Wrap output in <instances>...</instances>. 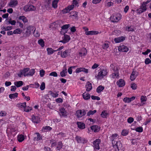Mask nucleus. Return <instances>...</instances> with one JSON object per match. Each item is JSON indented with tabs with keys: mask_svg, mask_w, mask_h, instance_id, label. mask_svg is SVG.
<instances>
[{
	"mask_svg": "<svg viewBox=\"0 0 151 151\" xmlns=\"http://www.w3.org/2000/svg\"><path fill=\"white\" fill-rule=\"evenodd\" d=\"M108 72V70L106 68H101L99 71L98 73V75L96 77L97 79L101 80L106 76Z\"/></svg>",
	"mask_w": 151,
	"mask_h": 151,
	"instance_id": "nucleus-1",
	"label": "nucleus"
},
{
	"mask_svg": "<svg viewBox=\"0 0 151 151\" xmlns=\"http://www.w3.org/2000/svg\"><path fill=\"white\" fill-rule=\"evenodd\" d=\"M122 15L119 14H118L115 15L111 17V20L113 22H117L121 19Z\"/></svg>",
	"mask_w": 151,
	"mask_h": 151,
	"instance_id": "nucleus-2",
	"label": "nucleus"
},
{
	"mask_svg": "<svg viewBox=\"0 0 151 151\" xmlns=\"http://www.w3.org/2000/svg\"><path fill=\"white\" fill-rule=\"evenodd\" d=\"M101 142V140L99 139H96L93 142V146L94 150H99L100 149V144Z\"/></svg>",
	"mask_w": 151,
	"mask_h": 151,
	"instance_id": "nucleus-3",
	"label": "nucleus"
},
{
	"mask_svg": "<svg viewBox=\"0 0 151 151\" xmlns=\"http://www.w3.org/2000/svg\"><path fill=\"white\" fill-rule=\"evenodd\" d=\"M114 148H116L118 150L121 149L122 147V144L121 142L120 141H117L116 140L112 142Z\"/></svg>",
	"mask_w": 151,
	"mask_h": 151,
	"instance_id": "nucleus-4",
	"label": "nucleus"
},
{
	"mask_svg": "<svg viewBox=\"0 0 151 151\" xmlns=\"http://www.w3.org/2000/svg\"><path fill=\"white\" fill-rule=\"evenodd\" d=\"M25 12L31 11H35L36 10V7L31 4H27L25 5L23 8Z\"/></svg>",
	"mask_w": 151,
	"mask_h": 151,
	"instance_id": "nucleus-5",
	"label": "nucleus"
},
{
	"mask_svg": "<svg viewBox=\"0 0 151 151\" xmlns=\"http://www.w3.org/2000/svg\"><path fill=\"white\" fill-rule=\"evenodd\" d=\"M75 139L78 143L85 144L87 142V140L85 138L81 137L78 136H76Z\"/></svg>",
	"mask_w": 151,
	"mask_h": 151,
	"instance_id": "nucleus-6",
	"label": "nucleus"
},
{
	"mask_svg": "<svg viewBox=\"0 0 151 151\" xmlns=\"http://www.w3.org/2000/svg\"><path fill=\"white\" fill-rule=\"evenodd\" d=\"M86 114V112L84 110H79L76 112V114L78 118H80Z\"/></svg>",
	"mask_w": 151,
	"mask_h": 151,
	"instance_id": "nucleus-7",
	"label": "nucleus"
},
{
	"mask_svg": "<svg viewBox=\"0 0 151 151\" xmlns=\"http://www.w3.org/2000/svg\"><path fill=\"white\" fill-rule=\"evenodd\" d=\"M35 29V27L29 26L27 28V30L25 32V35L27 36H29L32 32H33Z\"/></svg>",
	"mask_w": 151,
	"mask_h": 151,
	"instance_id": "nucleus-8",
	"label": "nucleus"
},
{
	"mask_svg": "<svg viewBox=\"0 0 151 151\" xmlns=\"http://www.w3.org/2000/svg\"><path fill=\"white\" fill-rule=\"evenodd\" d=\"M118 50L119 51L127 52L129 50V49L127 46L124 45H122L119 47Z\"/></svg>",
	"mask_w": 151,
	"mask_h": 151,
	"instance_id": "nucleus-9",
	"label": "nucleus"
},
{
	"mask_svg": "<svg viewBox=\"0 0 151 151\" xmlns=\"http://www.w3.org/2000/svg\"><path fill=\"white\" fill-rule=\"evenodd\" d=\"M70 39V37L69 35H65L64 36L63 40L60 41L59 42L64 44L66 43L69 41Z\"/></svg>",
	"mask_w": 151,
	"mask_h": 151,
	"instance_id": "nucleus-10",
	"label": "nucleus"
},
{
	"mask_svg": "<svg viewBox=\"0 0 151 151\" xmlns=\"http://www.w3.org/2000/svg\"><path fill=\"white\" fill-rule=\"evenodd\" d=\"M81 72H84L85 73H88V70L82 67L77 68L76 70V72L77 73Z\"/></svg>",
	"mask_w": 151,
	"mask_h": 151,
	"instance_id": "nucleus-11",
	"label": "nucleus"
},
{
	"mask_svg": "<svg viewBox=\"0 0 151 151\" xmlns=\"http://www.w3.org/2000/svg\"><path fill=\"white\" fill-rule=\"evenodd\" d=\"M116 84L119 87H122L125 85V83L123 79H120L116 82Z\"/></svg>",
	"mask_w": 151,
	"mask_h": 151,
	"instance_id": "nucleus-12",
	"label": "nucleus"
},
{
	"mask_svg": "<svg viewBox=\"0 0 151 151\" xmlns=\"http://www.w3.org/2000/svg\"><path fill=\"white\" fill-rule=\"evenodd\" d=\"M32 122L35 123H38L40 121V118L39 116H35L32 115Z\"/></svg>",
	"mask_w": 151,
	"mask_h": 151,
	"instance_id": "nucleus-13",
	"label": "nucleus"
},
{
	"mask_svg": "<svg viewBox=\"0 0 151 151\" xmlns=\"http://www.w3.org/2000/svg\"><path fill=\"white\" fill-rule=\"evenodd\" d=\"M60 115L61 116L65 117L67 115V112L65 109L63 108H62L60 109Z\"/></svg>",
	"mask_w": 151,
	"mask_h": 151,
	"instance_id": "nucleus-14",
	"label": "nucleus"
},
{
	"mask_svg": "<svg viewBox=\"0 0 151 151\" xmlns=\"http://www.w3.org/2000/svg\"><path fill=\"white\" fill-rule=\"evenodd\" d=\"M125 37L124 36H121L115 38L114 40L116 43H120L123 41L125 39Z\"/></svg>",
	"mask_w": 151,
	"mask_h": 151,
	"instance_id": "nucleus-15",
	"label": "nucleus"
},
{
	"mask_svg": "<svg viewBox=\"0 0 151 151\" xmlns=\"http://www.w3.org/2000/svg\"><path fill=\"white\" fill-rule=\"evenodd\" d=\"M70 53V50H65V51L61 53V56L62 58H65L69 55Z\"/></svg>",
	"mask_w": 151,
	"mask_h": 151,
	"instance_id": "nucleus-16",
	"label": "nucleus"
},
{
	"mask_svg": "<svg viewBox=\"0 0 151 151\" xmlns=\"http://www.w3.org/2000/svg\"><path fill=\"white\" fill-rule=\"evenodd\" d=\"M36 136L34 138V140L35 141H39L42 139V137L40 134L39 133H36L35 134Z\"/></svg>",
	"mask_w": 151,
	"mask_h": 151,
	"instance_id": "nucleus-17",
	"label": "nucleus"
},
{
	"mask_svg": "<svg viewBox=\"0 0 151 151\" xmlns=\"http://www.w3.org/2000/svg\"><path fill=\"white\" fill-rule=\"evenodd\" d=\"M18 4L17 0H11L9 5L11 7H14Z\"/></svg>",
	"mask_w": 151,
	"mask_h": 151,
	"instance_id": "nucleus-18",
	"label": "nucleus"
},
{
	"mask_svg": "<svg viewBox=\"0 0 151 151\" xmlns=\"http://www.w3.org/2000/svg\"><path fill=\"white\" fill-rule=\"evenodd\" d=\"M135 97L132 96L131 98L125 97L123 99V101L125 103H129L134 100Z\"/></svg>",
	"mask_w": 151,
	"mask_h": 151,
	"instance_id": "nucleus-19",
	"label": "nucleus"
},
{
	"mask_svg": "<svg viewBox=\"0 0 151 151\" xmlns=\"http://www.w3.org/2000/svg\"><path fill=\"white\" fill-rule=\"evenodd\" d=\"M78 12L76 11H72L70 13V17L74 19H77Z\"/></svg>",
	"mask_w": 151,
	"mask_h": 151,
	"instance_id": "nucleus-20",
	"label": "nucleus"
},
{
	"mask_svg": "<svg viewBox=\"0 0 151 151\" xmlns=\"http://www.w3.org/2000/svg\"><path fill=\"white\" fill-rule=\"evenodd\" d=\"M99 32L96 31H86L85 32V34L86 35H96L98 34Z\"/></svg>",
	"mask_w": 151,
	"mask_h": 151,
	"instance_id": "nucleus-21",
	"label": "nucleus"
},
{
	"mask_svg": "<svg viewBox=\"0 0 151 151\" xmlns=\"http://www.w3.org/2000/svg\"><path fill=\"white\" fill-rule=\"evenodd\" d=\"M137 75V73L136 71H133L130 76V79L131 81H133Z\"/></svg>",
	"mask_w": 151,
	"mask_h": 151,
	"instance_id": "nucleus-22",
	"label": "nucleus"
},
{
	"mask_svg": "<svg viewBox=\"0 0 151 151\" xmlns=\"http://www.w3.org/2000/svg\"><path fill=\"white\" fill-rule=\"evenodd\" d=\"M35 71L34 69H32L30 70H29V72H28L27 74H25L24 75V77L29 76H32L35 73Z\"/></svg>",
	"mask_w": 151,
	"mask_h": 151,
	"instance_id": "nucleus-23",
	"label": "nucleus"
},
{
	"mask_svg": "<svg viewBox=\"0 0 151 151\" xmlns=\"http://www.w3.org/2000/svg\"><path fill=\"white\" fill-rule=\"evenodd\" d=\"M119 75V74L118 72H114V73H112L110 76L111 78L114 79L115 78H118Z\"/></svg>",
	"mask_w": 151,
	"mask_h": 151,
	"instance_id": "nucleus-24",
	"label": "nucleus"
},
{
	"mask_svg": "<svg viewBox=\"0 0 151 151\" xmlns=\"http://www.w3.org/2000/svg\"><path fill=\"white\" fill-rule=\"evenodd\" d=\"M86 91H90L92 89L91 84L88 81L86 85Z\"/></svg>",
	"mask_w": 151,
	"mask_h": 151,
	"instance_id": "nucleus-25",
	"label": "nucleus"
},
{
	"mask_svg": "<svg viewBox=\"0 0 151 151\" xmlns=\"http://www.w3.org/2000/svg\"><path fill=\"white\" fill-rule=\"evenodd\" d=\"M91 129L94 132H98L99 130L100 127L96 125H93L91 127Z\"/></svg>",
	"mask_w": 151,
	"mask_h": 151,
	"instance_id": "nucleus-26",
	"label": "nucleus"
},
{
	"mask_svg": "<svg viewBox=\"0 0 151 151\" xmlns=\"http://www.w3.org/2000/svg\"><path fill=\"white\" fill-rule=\"evenodd\" d=\"M77 124L78 127L81 129H83L85 128V125L83 123L80 122H77Z\"/></svg>",
	"mask_w": 151,
	"mask_h": 151,
	"instance_id": "nucleus-27",
	"label": "nucleus"
},
{
	"mask_svg": "<svg viewBox=\"0 0 151 151\" xmlns=\"http://www.w3.org/2000/svg\"><path fill=\"white\" fill-rule=\"evenodd\" d=\"M109 43L108 41H105L104 43L102 45V47L103 49L108 50L107 49L109 46Z\"/></svg>",
	"mask_w": 151,
	"mask_h": 151,
	"instance_id": "nucleus-28",
	"label": "nucleus"
},
{
	"mask_svg": "<svg viewBox=\"0 0 151 151\" xmlns=\"http://www.w3.org/2000/svg\"><path fill=\"white\" fill-rule=\"evenodd\" d=\"M82 96L83 98L85 100H88L90 98V95L88 93L86 92L83 93L82 94Z\"/></svg>",
	"mask_w": 151,
	"mask_h": 151,
	"instance_id": "nucleus-29",
	"label": "nucleus"
},
{
	"mask_svg": "<svg viewBox=\"0 0 151 151\" xmlns=\"http://www.w3.org/2000/svg\"><path fill=\"white\" fill-rule=\"evenodd\" d=\"M113 3L111 1H109V0H106L105 4V6L107 7H109L113 5Z\"/></svg>",
	"mask_w": 151,
	"mask_h": 151,
	"instance_id": "nucleus-30",
	"label": "nucleus"
},
{
	"mask_svg": "<svg viewBox=\"0 0 151 151\" xmlns=\"http://www.w3.org/2000/svg\"><path fill=\"white\" fill-rule=\"evenodd\" d=\"M110 69H112L114 72H118V68L115 66L113 64H111L110 65Z\"/></svg>",
	"mask_w": 151,
	"mask_h": 151,
	"instance_id": "nucleus-31",
	"label": "nucleus"
},
{
	"mask_svg": "<svg viewBox=\"0 0 151 151\" xmlns=\"http://www.w3.org/2000/svg\"><path fill=\"white\" fill-rule=\"evenodd\" d=\"M17 139L18 141L19 142H22L24 139V136L22 134H19L17 136Z\"/></svg>",
	"mask_w": 151,
	"mask_h": 151,
	"instance_id": "nucleus-32",
	"label": "nucleus"
},
{
	"mask_svg": "<svg viewBox=\"0 0 151 151\" xmlns=\"http://www.w3.org/2000/svg\"><path fill=\"white\" fill-rule=\"evenodd\" d=\"M23 82L22 81H16L14 82V84L17 87H19L23 85Z\"/></svg>",
	"mask_w": 151,
	"mask_h": 151,
	"instance_id": "nucleus-33",
	"label": "nucleus"
},
{
	"mask_svg": "<svg viewBox=\"0 0 151 151\" xmlns=\"http://www.w3.org/2000/svg\"><path fill=\"white\" fill-rule=\"evenodd\" d=\"M57 145L56 149L58 150H60L62 148L63 145L61 141L58 142L57 144Z\"/></svg>",
	"mask_w": 151,
	"mask_h": 151,
	"instance_id": "nucleus-34",
	"label": "nucleus"
},
{
	"mask_svg": "<svg viewBox=\"0 0 151 151\" xmlns=\"http://www.w3.org/2000/svg\"><path fill=\"white\" fill-rule=\"evenodd\" d=\"M104 87L102 86H99L96 88V91L98 93H100L103 90Z\"/></svg>",
	"mask_w": 151,
	"mask_h": 151,
	"instance_id": "nucleus-35",
	"label": "nucleus"
},
{
	"mask_svg": "<svg viewBox=\"0 0 151 151\" xmlns=\"http://www.w3.org/2000/svg\"><path fill=\"white\" fill-rule=\"evenodd\" d=\"M106 111V110H103L101 114V116L103 118H106L108 115Z\"/></svg>",
	"mask_w": 151,
	"mask_h": 151,
	"instance_id": "nucleus-36",
	"label": "nucleus"
},
{
	"mask_svg": "<svg viewBox=\"0 0 151 151\" xmlns=\"http://www.w3.org/2000/svg\"><path fill=\"white\" fill-rule=\"evenodd\" d=\"M125 29L126 31L128 32H133L134 31V27L133 26H127L125 27Z\"/></svg>",
	"mask_w": 151,
	"mask_h": 151,
	"instance_id": "nucleus-37",
	"label": "nucleus"
},
{
	"mask_svg": "<svg viewBox=\"0 0 151 151\" xmlns=\"http://www.w3.org/2000/svg\"><path fill=\"white\" fill-rule=\"evenodd\" d=\"M59 92L58 91L56 92V93H54L52 92V91H49V93H50V95L53 97H58V93Z\"/></svg>",
	"mask_w": 151,
	"mask_h": 151,
	"instance_id": "nucleus-38",
	"label": "nucleus"
},
{
	"mask_svg": "<svg viewBox=\"0 0 151 151\" xmlns=\"http://www.w3.org/2000/svg\"><path fill=\"white\" fill-rule=\"evenodd\" d=\"M19 19L22 20L24 23H26L28 22L27 19L24 16H20L19 17Z\"/></svg>",
	"mask_w": 151,
	"mask_h": 151,
	"instance_id": "nucleus-39",
	"label": "nucleus"
},
{
	"mask_svg": "<svg viewBox=\"0 0 151 151\" xmlns=\"http://www.w3.org/2000/svg\"><path fill=\"white\" fill-rule=\"evenodd\" d=\"M59 0H54L52 2V7L55 8H57L58 3Z\"/></svg>",
	"mask_w": 151,
	"mask_h": 151,
	"instance_id": "nucleus-40",
	"label": "nucleus"
},
{
	"mask_svg": "<svg viewBox=\"0 0 151 151\" xmlns=\"http://www.w3.org/2000/svg\"><path fill=\"white\" fill-rule=\"evenodd\" d=\"M18 95V93H17L14 94H11L9 95V97L11 99H14L17 97Z\"/></svg>",
	"mask_w": 151,
	"mask_h": 151,
	"instance_id": "nucleus-41",
	"label": "nucleus"
},
{
	"mask_svg": "<svg viewBox=\"0 0 151 151\" xmlns=\"http://www.w3.org/2000/svg\"><path fill=\"white\" fill-rule=\"evenodd\" d=\"M118 136V134H114L111 136V140L112 142V141H115L117 140V138L116 137Z\"/></svg>",
	"mask_w": 151,
	"mask_h": 151,
	"instance_id": "nucleus-42",
	"label": "nucleus"
},
{
	"mask_svg": "<svg viewBox=\"0 0 151 151\" xmlns=\"http://www.w3.org/2000/svg\"><path fill=\"white\" fill-rule=\"evenodd\" d=\"M22 31L19 28H17L13 31L14 34H20L22 32Z\"/></svg>",
	"mask_w": 151,
	"mask_h": 151,
	"instance_id": "nucleus-43",
	"label": "nucleus"
},
{
	"mask_svg": "<svg viewBox=\"0 0 151 151\" xmlns=\"http://www.w3.org/2000/svg\"><path fill=\"white\" fill-rule=\"evenodd\" d=\"M30 68H24L23 70H22L24 76L25 74H27V73L29 70Z\"/></svg>",
	"mask_w": 151,
	"mask_h": 151,
	"instance_id": "nucleus-44",
	"label": "nucleus"
},
{
	"mask_svg": "<svg viewBox=\"0 0 151 151\" xmlns=\"http://www.w3.org/2000/svg\"><path fill=\"white\" fill-rule=\"evenodd\" d=\"M129 133V131L126 129H123L122 132V134L124 136H125L128 134Z\"/></svg>",
	"mask_w": 151,
	"mask_h": 151,
	"instance_id": "nucleus-45",
	"label": "nucleus"
},
{
	"mask_svg": "<svg viewBox=\"0 0 151 151\" xmlns=\"http://www.w3.org/2000/svg\"><path fill=\"white\" fill-rule=\"evenodd\" d=\"M47 54L49 55H51L53 53V49L51 48H47Z\"/></svg>",
	"mask_w": 151,
	"mask_h": 151,
	"instance_id": "nucleus-46",
	"label": "nucleus"
},
{
	"mask_svg": "<svg viewBox=\"0 0 151 151\" xmlns=\"http://www.w3.org/2000/svg\"><path fill=\"white\" fill-rule=\"evenodd\" d=\"M38 43L42 47H43L44 46V42L42 39L39 40L38 41Z\"/></svg>",
	"mask_w": 151,
	"mask_h": 151,
	"instance_id": "nucleus-47",
	"label": "nucleus"
},
{
	"mask_svg": "<svg viewBox=\"0 0 151 151\" xmlns=\"http://www.w3.org/2000/svg\"><path fill=\"white\" fill-rule=\"evenodd\" d=\"M96 112V110L93 111L92 110L89 111L87 113V116H89L90 115H93Z\"/></svg>",
	"mask_w": 151,
	"mask_h": 151,
	"instance_id": "nucleus-48",
	"label": "nucleus"
},
{
	"mask_svg": "<svg viewBox=\"0 0 151 151\" xmlns=\"http://www.w3.org/2000/svg\"><path fill=\"white\" fill-rule=\"evenodd\" d=\"M146 6L147 5H145V4L142 3L140 8L143 9V10H144L145 12L147 9Z\"/></svg>",
	"mask_w": 151,
	"mask_h": 151,
	"instance_id": "nucleus-49",
	"label": "nucleus"
},
{
	"mask_svg": "<svg viewBox=\"0 0 151 151\" xmlns=\"http://www.w3.org/2000/svg\"><path fill=\"white\" fill-rule=\"evenodd\" d=\"M32 109V108L29 106H26L24 108V111L27 112H28L31 111Z\"/></svg>",
	"mask_w": 151,
	"mask_h": 151,
	"instance_id": "nucleus-50",
	"label": "nucleus"
},
{
	"mask_svg": "<svg viewBox=\"0 0 151 151\" xmlns=\"http://www.w3.org/2000/svg\"><path fill=\"white\" fill-rule=\"evenodd\" d=\"M33 32L34 35L36 37H38L40 36V34L39 32H38L36 30L35 28L34 30V31H33Z\"/></svg>",
	"mask_w": 151,
	"mask_h": 151,
	"instance_id": "nucleus-51",
	"label": "nucleus"
},
{
	"mask_svg": "<svg viewBox=\"0 0 151 151\" xmlns=\"http://www.w3.org/2000/svg\"><path fill=\"white\" fill-rule=\"evenodd\" d=\"M135 131L139 132H142L143 130V128L142 127H139L135 129Z\"/></svg>",
	"mask_w": 151,
	"mask_h": 151,
	"instance_id": "nucleus-52",
	"label": "nucleus"
},
{
	"mask_svg": "<svg viewBox=\"0 0 151 151\" xmlns=\"http://www.w3.org/2000/svg\"><path fill=\"white\" fill-rule=\"evenodd\" d=\"M70 26V24H67L64 25L61 27L62 29H68Z\"/></svg>",
	"mask_w": 151,
	"mask_h": 151,
	"instance_id": "nucleus-53",
	"label": "nucleus"
},
{
	"mask_svg": "<svg viewBox=\"0 0 151 151\" xmlns=\"http://www.w3.org/2000/svg\"><path fill=\"white\" fill-rule=\"evenodd\" d=\"M136 11L139 14H140L145 12L143 9H142L140 8L136 10Z\"/></svg>",
	"mask_w": 151,
	"mask_h": 151,
	"instance_id": "nucleus-54",
	"label": "nucleus"
},
{
	"mask_svg": "<svg viewBox=\"0 0 151 151\" xmlns=\"http://www.w3.org/2000/svg\"><path fill=\"white\" fill-rule=\"evenodd\" d=\"M134 120V118L132 117H129L127 119V122L131 124L132 123Z\"/></svg>",
	"mask_w": 151,
	"mask_h": 151,
	"instance_id": "nucleus-55",
	"label": "nucleus"
},
{
	"mask_svg": "<svg viewBox=\"0 0 151 151\" xmlns=\"http://www.w3.org/2000/svg\"><path fill=\"white\" fill-rule=\"evenodd\" d=\"M49 76L54 77H57L58 76V74L56 72L54 71L50 73L49 74Z\"/></svg>",
	"mask_w": 151,
	"mask_h": 151,
	"instance_id": "nucleus-56",
	"label": "nucleus"
},
{
	"mask_svg": "<svg viewBox=\"0 0 151 151\" xmlns=\"http://www.w3.org/2000/svg\"><path fill=\"white\" fill-rule=\"evenodd\" d=\"M45 88V83L42 82L40 86V88L41 90H44Z\"/></svg>",
	"mask_w": 151,
	"mask_h": 151,
	"instance_id": "nucleus-57",
	"label": "nucleus"
},
{
	"mask_svg": "<svg viewBox=\"0 0 151 151\" xmlns=\"http://www.w3.org/2000/svg\"><path fill=\"white\" fill-rule=\"evenodd\" d=\"M26 103H21L19 104V106L21 108H24L26 106Z\"/></svg>",
	"mask_w": 151,
	"mask_h": 151,
	"instance_id": "nucleus-58",
	"label": "nucleus"
},
{
	"mask_svg": "<svg viewBox=\"0 0 151 151\" xmlns=\"http://www.w3.org/2000/svg\"><path fill=\"white\" fill-rule=\"evenodd\" d=\"M72 4L74 6H77L78 7V1L76 0H73V1Z\"/></svg>",
	"mask_w": 151,
	"mask_h": 151,
	"instance_id": "nucleus-59",
	"label": "nucleus"
},
{
	"mask_svg": "<svg viewBox=\"0 0 151 151\" xmlns=\"http://www.w3.org/2000/svg\"><path fill=\"white\" fill-rule=\"evenodd\" d=\"M91 98L93 100H100V98L97 96H92Z\"/></svg>",
	"mask_w": 151,
	"mask_h": 151,
	"instance_id": "nucleus-60",
	"label": "nucleus"
},
{
	"mask_svg": "<svg viewBox=\"0 0 151 151\" xmlns=\"http://www.w3.org/2000/svg\"><path fill=\"white\" fill-rule=\"evenodd\" d=\"M40 77H43L45 75V71L42 69L40 71Z\"/></svg>",
	"mask_w": 151,
	"mask_h": 151,
	"instance_id": "nucleus-61",
	"label": "nucleus"
},
{
	"mask_svg": "<svg viewBox=\"0 0 151 151\" xmlns=\"http://www.w3.org/2000/svg\"><path fill=\"white\" fill-rule=\"evenodd\" d=\"M137 87L136 85L134 83H133L131 85V87L133 90L136 89L137 88Z\"/></svg>",
	"mask_w": 151,
	"mask_h": 151,
	"instance_id": "nucleus-62",
	"label": "nucleus"
},
{
	"mask_svg": "<svg viewBox=\"0 0 151 151\" xmlns=\"http://www.w3.org/2000/svg\"><path fill=\"white\" fill-rule=\"evenodd\" d=\"M141 101V102H145L146 101L147 98L146 96H142L140 98Z\"/></svg>",
	"mask_w": 151,
	"mask_h": 151,
	"instance_id": "nucleus-63",
	"label": "nucleus"
},
{
	"mask_svg": "<svg viewBox=\"0 0 151 151\" xmlns=\"http://www.w3.org/2000/svg\"><path fill=\"white\" fill-rule=\"evenodd\" d=\"M145 64L147 65L151 63V60L149 58H147L145 59Z\"/></svg>",
	"mask_w": 151,
	"mask_h": 151,
	"instance_id": "nucleus-64",
	"label": "nucleus"
}]
</instances>
